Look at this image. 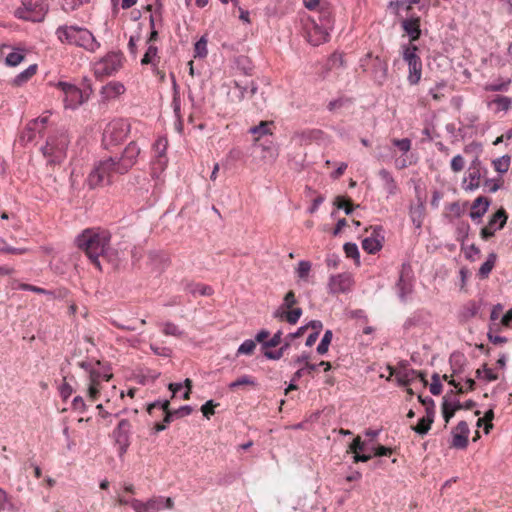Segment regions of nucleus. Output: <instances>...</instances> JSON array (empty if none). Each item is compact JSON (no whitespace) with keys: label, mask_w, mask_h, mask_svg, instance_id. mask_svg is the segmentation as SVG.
<instances>
[{"label":"nucleus","mask_w":512,"mask_h":512,"mask_svg":"<svg viewBox=\"0 0 512 512\" xmlns=\"http://www.w3.org/2000/svg\"><path fill=\"white\" fill-rule=\"evenodd\" d=\"M264 152L263 158H269L275 160L278 156L277 149L274 147L272 141L265 140L264 142H258Z\"/></svg>","instance_id":"obj_39"},{"label":"nucleus","mask_w":512,"mask_h":512,"mask_svg":"<svg viewBox=\"0 0 512 512\" xmlns=\"http://www.w3.org/2000/svg\"><path fill=\"white\" fill-rule=\"evenodd\" d=\"M365 443L362 441L360 436H357L353 439L352 443L348 446L346 453H352L353 456V462H367L372 458L371 454H361L364 450Z\"/></svg>","instance_id":"obj_17"},{"label":"nucleus","mask_w":512,"mask_h":512,"mask_svg":"<svg viewBox=\"0 0 512 512\" xmlns=\"http://www.w3.org/2000/svg\"><path fill=\"white\" fill-rule=\"evenodd\" d=\"M110 240L111 235L107 230L88 228L77 237L76 243L78 248L90 259L91 263L101 270L99 257L107 250Z\"/></svg>","instance_id":"obj_2"},{"label":"nucleus","mask_w":512,"mask_h":512,"mask_svg":"<svg viewBox=\"0 0 512 512\" xmlns=\"http://www.w3.org/2000/svg\"><path fill=\"white\" fill-rule=\"evenodd\" d=\"M488 105L493 108L496 113L500 111H507L512 106V99L507 96L497 95L489 102Z\"/></svg>","instance_id":"obj_31"},{"label":"nucleus","mask_w":512,"mask_h":512,"mask_svg":"<svg viewBox=\"0 0 512 512\" xmlns=\"http://www.w3.org/2000/svg\"><path fill=\"white\" fill-rule=\"evenodd\" d=\"M334 204L338 209H344L346 214H350L353 211V204L349 198L344 196H337Z\"/></svg>","instance_id":"obj_43"},{"label":"nucleus","mask_w":512,"mask_h":512,"mask_svg":"<svg viewBox=\"0 0 512 512\" xmlns=\"http://www.w3.org/2000/svg\"><path fill=\"white\" fill-rule=\"evenodd\" d=\"M401 25L403 30L409 37V43L413 44L414 41L420 38L421 29L419 17H411L408 19H404Z\"/></svg>","instance_id":"obj_18"},{"label":"nucleus","mask_w":512,"mask_h":512,"mask_svg":"<svg viewBox=\"0 0 512 512\" xmlns=\"http://www.w3.org/2000/svg\"><path fill=\"white\" fill-rule=\"evenodd\" d=\"M218 404H215L212 400H209L207 401L204 405H202L201 407V412L203 413V415L209 419L212 415H214L215 411H214V408L217 406Z\"/></svg>","instance_id":"obj_60"},{"label":"nucleus","mask_w":512,"mask_h":512,"mask_svg":"<svg viewBox=\"0 0 512 512\" xmlns=\"http://www.w3.org/2000/svg\"><path fill=\"white\" fill-rule=\"evenodd\" d=\"M290 346V342L289 341H286L284 343L283 346H281L279 349H277L276 351H265L264 352V356L267 357L268 359H272V360H278L280 358L283 357L285 351L288 349V347Z\"/></svg>","instance_id":"obj_47"},{"label":"nucleus","mask_w":512,"mask_h":512,"mask_svg":"<svg viewBox=\"0 0 512 512\" xmlns=\"http://www.w3.org/2000/svg\"><path fill=\"white\" fill-rule=\"evenodd\" d=\"M28 251V248H14L12 246L7 245V243L4 240H0V252L2 253L22 255L28 253Z\"/></svg>","instance_id":"obj_45"},{"label":"nucleus","mask_w":512,"mask_h":512,"mask_svg":"<svg viewBox=\"0 0 512 512\" xmlns=\"http://www.w3.org/2000/svg\"><path fill=\"white\" fill-rule=\"evenodd\" d=\"M80 365L85 368L89 374L87 389L88 398L91 401H96L100 396L102 382H108L112 378V374L102 371L99 363H97V366H91L90 364H85L83 362Z\"/></svg>","instance_id":"obj_6"},{"label":"nucleus","mask_w":512,"mask_h":512,"mask_svg":"<svg viewBox=\"0 0 512 512\" xmlns=\"http://www.w3.org/2000/svg\"><path fill=\"white\" fill-rule=\"evenodd\" d=\"M304 6L310 11H316L321 8L322 5H325L327 2L321 0H303Z\"/></svg>","instance_id":"obj_62"},{"label":"nucleus","mask_w":512,"mask_h":512,"mask_svg":"<svg viewBox=\"0 0 512 512\" xmlns=\"http://www.w3.org/2000/svg\"><path fill=\"white\" fill-rule=\"evenodd\" d=\"M282 341V332L278 331L275 333L271 339L264 343L265 348H273L278 346Z\"/></svg>","instance_id":"obj_61"},{"label":"nucleus","mask_w":512,"mask_h":512,"mask_svg":"<svg viewBox=\"0 0 512 512\" xmlns=\"http://www.w3.org/2000/svg\"><path fill=\"white\" fill-rule=\"evenodd\" d=\"M163 496H154L146 501L147 512H158L163 508Z\"/></svg>","instance_id":"obj_41"},{"label":"nucleus","mask_w":512,"mask_h":512,"mask_svg":"<svg viewBox=\"0 0 512 512\" xmlns=\"http://www.w3.org/2000/svg\"><path fill=\"white\" fill-rule=\"evenodd\" d=\"M465 167V159L460 155H456L451 160V169L453 172H461Z\"/></svg>","instance_id":"obj_55"},{"label":"nucleus","mask_w":512,"mask_h":512,"mask_svg":"<svg viewBox=\"0 0 512 512\" xmlns=\"http://www.w3.org/2000/svg\"><path fill=\"white\" fill-rule=\"evenodd\" d=\"M312 264L309 261L302 260L298 263L296 274L299 279L306 281L311 271Z\"/></svg>","instance_id":"obj_40"},{"label":"nucleus","mask_w":512,"mask_h":512,"mask_svg":"<svg viewBox=\"0 0 512 512\" xmlns=\"http://www.w3.org/2000/svg\"><path fill=\"white\" fill-rule=\"evenodd\" d=\"M168 141L165 138H159L156 140L154 144V160L152 162V170L153 173L156 172V170L163 171L167 165V158H166V149H167Z\"/></svg>","instance_id":"obj_14"},{"label":"nucleus","mask_w":512,"mask_h":512,"mask_svg":"<svg viewBox=\"0 0 512 512\" xmlns=\"http://www.w3.org/2000/svg\"><path fill=\"white\" fill-rule=\"evenodd\" d=\"M190 292L193 294L199 293L203 296H210L213 293V289L205 284L197 283L190 286Z\"/></svg>","instance_id":"obj_52"},{"label":"nucleus","mask_w":512,"mask_h":512,"mask_svg":"<svg viewBox=\"0 0 512 512\" xmlns=\"http://www.w3.org/2000/svg\"><path fill=\"white\" fill-rule=\"evenodd\" d=\"M434 411L429 409V407L427 408V415L425 417H422L416 426H413L412 429L420 434V435H424L426 434L430 428H431V425L433 423V420H434Z\"/></svg>","instance_id":"obj_28"},{"label":"nucleus","mask_w":512,"mask_h":512,"mask_svg":"<svg viewBox=\"0 0 512 512\" xmlns=\"http://www.w3.org/2000/svg\"><path fill=\"white\" fill-rule=\"evenodd\" d=\"M316 12L317 16L315 18L318 21V24L332 31L334 27V18L329 4L326 3L325 5H322L321 8L316 10Z\"/></svg>","instance_id":"obj_21"},{"label":"nucleus","mask_w":512,"mask_h":512,"mask_svg":"<svg viewBox=\"0 0 512 512\" xmlns=\"http://www.w3.org/2000/svg\"><path fill=\"white\" fill-rule=\"evenodd\" d=\"M256 348V342L248 339L245 340L238 348L237 354L251 355Z\"/></svg>","instance_id":"obj_51"},{"label":"nucleus","mask_w":512,"mask_h":512,"mask_svg":"<svg viewBox=\"0 0 512 512\" xmlns=\"http://www.w3.org/2000/svg\"><path fill=\"white\" fill-rule=\"evenodd\" d=\"M366 232H370V236L366 237L362 241V248L369 254H374L382 248L384 235L381 226H371L366 229Z\"/></svg>","instance_id":"obj_12"},{"label":"nucleus","mask_w":512,"mask_h":512,"mask_svg":"<svg viewBox=\"0 0 512 512\" xmlns=\"http://www.w3.org/2000/svg\"><path fill=\"white\" fill-rule=\"evenodd\" d=\"M417 378L421 380L424 386L428 385V381L423 372L409 369L406 361L399 363L397 373V382L399 386H408Z\"/></svg>","instance_id":"obj_13"},{"label":"nucleus","mask_w":512,"mask_h":512,"mask_svg":"<svg viewBox=\"0 0 512 512\" xmlns=\"http://www.w3.org/2000/svg\"><path fill=\"white\" fill-rule=\"evenodd\" d=\"M343 249L348 258H352L359 261V250L356 244L346 243Z\"/></svg>","instance_id":"obj_53"},{"label":"nucleus","mask_w":512,"mask_h":512,"mask_svg":"<svg viewBox=\"0 0 512 512\" xmlns=\"http://www.w3.org/2000/svg\"><path fill=\"white\" fill-rule=\"evenodd\" d=\"M169 407H170V402L168 400H165L163 402L158 401V402L149 404L147 407V411L149 414H152L154 409H156V408L161 409L165 415L162 423L166 424V426H167L168 424L171 423L172 417L175 415L174 411H171L169 409Z\"/></svg>","instance_id":"obj_23"},{"label":"nucleus","mask_w":512,"mask_h":512,"mask_svg":"<svg viewBox=\"0 0 512 512\" xmlns=\"http://www.w3.org/2000/svg\"><path fill=\"white\" fill-rule=\"evenodd\" d=\"M500 323L505 328H512V308L501 317Z\"/></svg>","instance_id":"obj_64"},{"label":"nucleus","mask_w":512,"mask_h":512,"mask_svg":"<svg viewBox=\"0 0 512 512\" xmlns=\"http://www.w3.org/2000/svg\"><path fill=\"white\" fill-rule=\"evenodd\" d=\"M507 221V214L504 210H498L490 219L488 225L481 229V237L485 240L491 238L497 229L503 228Z\"/></svg>","instance_id":"obj_15"},{"label":"nucleus","mask_w":512,"mask_h":512,"mask_svg":"<svg viewBox=\"0 0 512 512\" xmlns=\"http://www.w3.org/2000/svg\"><path fill=\"white\" fill-rule=\"evenodd\" d=\"M402 48L403 59L405 60V62H407V64L421 60L420 57L417 55L418 47L416 45L409 43L407 45H404Z\"/></svg>","instance_id":"obj_37"},{"label":"nucleus","mask_w":512,"mask_h":512,"mask_svg":"<svg viewBox=\"0 0 512 512\" xmlns=\"http://www.w3.org/2000/svg\"><path fill=\"white\" fill-rule=\"evenodd\" d=\"M194 56L203 58L207 55V40L201 37L194 46Z\"/></svg>","instance_id":"obj_48"},{"label":"nucleus","mask_w":512,"mask_h":512,"mask_svg":"<svg viewBox=\"0 0 512 512\" xmlns=\"http://www.w3.org/2000/svg\"><path fill=\"white\" fill-rule=\"evenodd\" d=\"M130 506L135 512H147L146 502H142L141 500L132 498Z\"/></svg>","instance_id":"obj_63"},{"label":"nucleus","mask_w":512,"mask_h":512,"mask_svg":"<svg viewBox=\"0 0 512 512\" xmlns=\"http://www.w3.org/2000/svg\"><path fill=\"white\" fill-rule=\"evenodd\" d=\"M46 14V6L43 0H22V5L15 11L19 19L40 22Z\"/></svg>","instance_id":"obj_8"},{"label":"nucleus","mask_w":512,"mask_h":512,"mask_svg":"<svg viewBox=\"0 0 512 512\" xmlns=\"http://www.w3.org/2000/svg\"><path fill=\"white\" fill-rule=\"evenodd\" d=\"M125 92V86L121 82L112 81L103 86L102 95L105 99H115Z\"/></svg>","instance_id":"obj_22"},{"label":"nucleus","mask_w":512,"mask_h":512,"mask_svg":"<svg viewBox=\"0 0 512 512\" xmlns=\"http://www.w3.org/2000/svg\"><path fill=\"white\" fill-rule=\"evenodd\" d=\"M497 260V255L495 253H490L487 260L481 265L478 270L477 276L484 280L487 279L494 269Z\"/></svg>","instance_id":"obj_32"},{"label":"nucleus","mask_w":512,"mask_h":512,"mask_svg":"<svg viewBox=\"0 0 512 512\" xmlns=\"http://www.w3.org/2000/svg\"><path fill=\"white\" fill-rule=\"evenodd\" d=\"M494 169L499 173H505L510 166V157L505 155L493 161Z\"/></svg>","instance_id":"obj_44"},{"label":"nucleus","mask_w":512,"mask_h":512,"mask_svg":"<svg viewBox=\"0 0 512 512\" xmlns=\"http://www.w3.org/2000/svg\"><path fill=\"white\" fill-rule=\"evenodd\" d=\"M302 315L301 308H291L282 311H277L275 317H278L282 321H287L289 324H296Z\"/></svg>","instance_id":"obj_26"},{"label":"nucleus","mask_w":512,"mask_h":512,"mask_svg":"<svg viewBox=\"0 0 512 512\" xmlns=\"http://www.w3.org/2000/svg\"><path fill=\"white\" fill-rule=\"evenodd\" d=\"M447 396L448 395L443 397V402H442V415H443V418H444L446 424L455 415L456 411L462 409V403H460L459 401H457L455 403H451L448 401Z\"/></svg>","instance_id":"obj_27"},{"label":"nucleus","mask_w":512,"mask_h":512,"mask_svg":"<svg viewBox=\"0 0 512 512\" xmlns=\"http://www.w3.org/2000/svg\"><path fill=\"white\" fill-rule=\"evenodd\" d=\"M494 418V412L492 409H489L487 412H485V415L483 418H479L477 421V425L481 426L483 422H485L484 431L485 433H489L490 429L493 427L492 420Z\"/></svg>","instance_id":"obj_49"},{"label":"nucleus","mask_w":512,"mask_h":512,"mask_svg":"<svg viewBox=\"0 0 512 512\" xmlns=\"http://www.w3.org/2000/svg\"><path fill=\"white\" fill-rule=\"evenodd\" d=\"M430 392L433 395H440L442 392V384L440 383V376L435 373L432 376V383L430 384Z\"/></svg>","instance_id":"obj_56"},{"label":"nucleus","mask_w":512,"mask_h":512,"mask_svg":"<svg viewBox=\"0 0 512 512\" xmlns=\"http://www.w3.org/2000/svg\"><path fill=\"white\" fill-rule=\"evenodd\" d=\"M68 144L69 139L65 133L50 136L47 139L46 145L42 148L47 164L50 166L60 164L66 157Z\"/></svg>","instance_id":"obj_4"},{"label":"nucleus","mask_w":512,"mask_h":512,"mask_svg":"<svg viewBox=\"0 0 512 512\" xmlns=\"http://www.w3.org/2000/svg\"><path fill=\"white\" fill-rule=\"evenodd\" d=\"M12 285H13V288H18L20 290H25V291H32L37 294H46L47 293V291L44 288L34 286L31 284H27V283H20L15 279L12 280Z\"/></svg>","instance_id":"obj_42"},{"label":"nucleus","mask_w":512,"mask_h":512,"mask_svg":"<svg viewBox=\"0 0 512 512\" xmlns=\"http://www.w3.org/2000/svg\"><path fill=\"white\" fill-rule=\"evenodd\" d=\"M19 507L4 489L0 488V512H18Z\"/></svg>","instance_id":"obj_29"},{"label":"nucleus","mask_w":512,"mask_h":512,"mask_svg":"<svg viewBox=\"0 0 512 512\" xmlns=\"http://www.w3.org/2000/svg\"><path fill=\"white\" fill-rule=\"evenodd\" d=\"M58 40L63 44L75 45L89 52H95L100 48V43L86 28L79 26H59L55 32Z\"/></svg>","instance_id":"obj_3"},{"label":"nucleus","mask_w":512,"mask_h":512,"mask_svg":"<svg viewBox=\"0 0 512 512\" xmlns=\"http://www.w3.org/2000/svg\"><path fill=\"white\" fill-rule=\"evenodd\" d=\"M392 143L397 146L403 153H407L411 149V140L408 138L393 139Z\"/></svg>","instance_id":"obj_59"},{"label":"nucleus","mask_w":512,"mask_h":512,"mask_svg":"<svg viewBox=\"0 0 512 512\" xmlns=\"http://www.w3.org/2000/svg\"><path fill=\"white\" fill-rule=\"evenodd\" d=\"M37 72V65H30L26 70L18 74L14 80L13 85L21 86L26 83L29 79H31Z\"/></svg>","instance_id":"obj_36"},{"label":"nucleus","mask_w":512,"mask_h":512,"mask_svg":"<svg viewBox=\"0 0 512 512\" xmlns=\"http://www.w3.org/2000/svg\"><path fill=\"white\" fill-rule=\"evenodd\" d=\"M469 427L465 421H460L452 432L451 446L456 449H465L468 445Z\"/></svg>","instance_id":"obj_16"},{"label":"nucleus","mask_w":512,"mask_h":512,"mask_svg":"<svg viewBox=\"0 0 512 512\" xmlns=\"http://www.w3.org/2000/svg\"><path fill=\"white\" fill-rule=\"evenodd\" d=\"M488 206L489 201L487 198L483 196L477 197L472 204L470 217L473 220L482 217L486 213Z\"/></svg>","instance_id":"obj_24"},{"label":"nucleus","mask_w":512,"mask_h":512,"mask_svg":"<svg viewBox=\"0 0 512 512\" xmlns=\"http://www.w3.org/2000/svg\"><path fill=\"white\" fill-rule=\"evenodd\" d=\"M129 133V124L123 119H114L109 122L103 132V144L106 147L118 145Z\"/></svg>","instance_id":"obj_7"},{"label":"nucleus","mask_w":512,"mask_h":512,"mask_svg":"<svg viewBox=\"0 0 512 512\" xmlns=\"http://www.w3.org/2000/svg\"><path fill=\"white\" fill-rule=\"evenodd\" d=\"M354 285L353 277L350 273L344 272L332 275L328 281V292L333 295L348 293Z\"/></svg>","instance_id":"obj_11"},{"label":"nucleus","mask_w":512,"mask_h":512,"mask_svg":"<svg viewBox=\"0 0 512 512\" xmlns=\"http://www.w3.org/2000/svg\"><path fill=\"white\" fill-rule=\"evenodd\" d=\"M162 331L165 335H168V336H180L181 335V331L179 330V327L172 322L164 323Z\"/></svg>","instance_id":"obj_54"},{"label":"nucleus","mask_w":512,"mask_h":512,"mask_svg":"<svg viewBox=\"0 0 512 512\" xmlns=\"http://www.w3.org/2000/svg\"><path fill=\"white\" fill-rule=\"evenodd\" d=\"M141 149L135 141H131L120 157H109L100 161L90 172L87 183L90 188L110 184L115 174L127 173L136 163Z\"/></svg>","instance_id":"obj_1"},{"label":"nucleus","mask_w":512,"mask_h":512,"mask_svg":"<svg viewBox=\"0 0 512 512\" xmlns=\"http://www.w3.org/2000/svg\"><path fill=\"white\" fill-rule=\"evenodd\" d=\"M271 125H272V122L261 121L259 125L250 128V130H249L250 133L255 136L254 137L255 143L260 142L261 138L263 136L272 135Z\"/></svg>","instance_id":"obj_30"},{"label":"nucleus","mask_w":512,"mask_h":512,"mask_svg":"<svg viewBox=\"0 0 512 512\" xmlns=\"http://www.w3.org/2000/svg\"><path fill=\"white\" fill-rule=\"evenodd\" d=\"M159 60L158 57V48L154 46L153 44L148 45V48L141 60V64L147 65L152 64V66H155L156 61Z\"/></svg>","instance_id":"obj_38"},{"label":"nucleus","mask_w":512,"mask_h":512,"mask_svg":"<svg viewBox=\"0 0 512 512\" xmlns=\"http://www.w3.org/2000/svg\"><path fill=\"white\" fill-rule=\"evenodd\" d=\"M246 386H249V387L256 386V381L252 376L243 375V376L239 377L238 379H236L235 381L231 382L228 385V388L231 391H236L238 388H243Z\"/></svg>","instance_id":"obj_35"},{"label":"nucleus","mask_w":512,"mask_h":512,"mask_svg":"<svg viewBox=\"0 0 512 512\" xmlns=\"http://www.w3.org/2000/svg\"><path fill=\"white\" fill-rule=\"evenodd\" d=\"M409 215H410V218H411L413 224L417 228H420L423 224V220L425 217V199L424 198L420 197L419 195L417 196V202L410 206Z\"/></svg>","instance_id":"obj_20"},{"label":"nucleus","mask_w":512,"mask_h":512,"mask_svg":"<svg viewBox=\"0 0 512 512\" xmlns=\"http://www.w3.org/2000/svg\"><path fill=\"white\" fill-rule=\"evenodd\" d=\"M297 303L294 291L290 290L286 293L284 297V302L282 304V309H291Z\"/></svg>","instance_id":"obj_57"},{"label":"nucleus","mask_w":512,"mask_h":512,"mask_svg":"<svg viewBox=\"0 0 512 512\" xmlns=\"http://www.w3.org/2000/svg\"><path fill=\"white\" fill-rule=\"evenodd\" d=\"M480 171L478 169H470L468 176L463 179L462 186L466 191H474L480 186Z\"/></svg>","instance_id":"obj_25"},{"label":"nucleus","mask_w":512,"mask_h":512,"mask_svg":"<svg viewBox=\"0 0 512 512\" xmlns=\"http://www.w3.org/2000/svg\"><path fill=\"white\" fill-rule=\"evenodd\" d=\"M24 59V54L20 51H13L6 56V64L8 66H17Z\"/></svg>","instance_id":"obj_50"},{"label":"nucleus","mask_w":512,"mask_h":512,"mask_svg":"<svg viewBox=\"0 0 512 512\" xmlns=\"http://www.w3.org/2000/svg\"><path fill=\"white\" fill-rule=\"evenodd\" d=\"M124 57L120 52H109L93 65L94 75L98 79L114 75L123 65Z\"/></svg>","instance_id":"obj_5"},{"label":"nucleus","mask_w":512,"mask_h":512,"mask_svg":"<svg viewBox=\"0 0 512 512\" xmlns=\"http://www.w3.org/2000/svg\"><path fill=\"white\" fill-rule=\"evenodd\" d=\"M409 75L408 81L411 85H416L421 79L422 75V61L419 60L417 62L409 63Z\"/></svg>","instance_id":"obj_33"},{"label":"nucleus","mask_w":512,"mask_h":512,"mask_svg":"<svg viewBox=\"0 0 512 512\" xmlns=\"http://www.w3.org/2000/svg\"><path fill=\"white\" fill-rule=\"evenodd\" d=\"M462 213V208L458 202H453L446 206V215L452 217H459Z\"/></svg>","instance_id":"obj_58"},{"label":"nucleus","mask_w":512,"mask_h":512,"mask_svg":"<svg viewBox=\"0 0 512 512\" xmlns=\"http://www.w3.org/2000/svg\"><path fill=\"white\" fill-rule=\"evenodd\" d=\"M307 40L313 46H319L330 38V30L318 24L315 16L309 17L304 25Z\"/></svg>","instance_id":"obj_9"},{"label":"nucleus","mask_w":512,"mask_h":512,"mask_svg":"<svg viewBox=\"0 0 512 512\" xmlns=\"http://www.w3.org/2000/svg\"><path fill=\"white\" fill-rule=\"evenodd\" d=\"M48 120L49 115H42L37 119L30 121L27 125V130L23 135L24 139H26L28 142L33 141L35 138L34 132L41 133L45 129Z\"/></svg>","instance_id":"obj_19"},{"label":"nucleus","mask_w":512,"mask_h":512,"mask_svg":"<svg viewBox=\"0 0 512 512\" xmlns=\"http://www.w3.org/2000/svg\"><path fill=\"white\" fill-rule=\"evenodd\" d=\"M56 87L63 93L64 107L75 109L83 103L82 91L73 84L58 82Z\"/></svg>","instance_id":"obj_10"},{"label":"nucleus","mask_w":512,"mask_h":512,"mask_svg":"<svg viewBox=\"0 0 512 512\" xmlns=\"http://www.w3.org/2000/svg\"><path fill=\"white\" fill-rule=\"evenodd\" d=\"M332 331L331 330H327L321 340V342L319 343L318 347H317V352L321 355L327 353L328 351V348H329V345L331 343V340H332Z\"/></svg>","instance_id":"obj_46"},{"label":"nucleus","mask_w":512,"mask_h":512,"mask_svg":"<svg viewBox=\"0 0 512 512\" xmlns=\"http://www.w3.org/2000/svg\"><path fill=\"white\" fill-rule=\"evenodd\" d=\"M380 176L385 183V190L388 195H395L398 192V186L390 172L383 169L380 171Z\"/></svg>","instance_id":"obj_34"}]
</instances>
